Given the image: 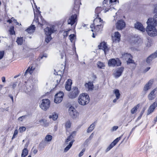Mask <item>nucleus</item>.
Returning <instances> with one entry per match:
<instances>
[{
  "instance_id": "f257e3e1",
  "label": "nucleus",
  "mask_w": 157,
  "mask_h": 157,
  "mask_svg": "<svg viewBox=\"0 0 157 157\" xmlns=\"http://www.w3.org/2000/svg\"><path fill=\"white\" fill-rule=\"evenodd\" d=\"M81 0H75L74 2V6L72 10V13H74V15H72L70 17L68 21V24L72 25L77 21V14H78L79 11V4H81Z\"/></svg>"
},
{
  "instance_id": "f03ea898",
  "label": "nucleus",
  "mask_w": 157,
  "mask_h": 157,
  "mask_svg": "<svg viewBox=\"0 0 157 157\" xmlns=\"http://www.w3.org/2000/svg\"><path fill=\"white\" fill-rule=\"evenodd\" d=\"M147 26L145 29L148 35L151 37H154L157 35V30L155 26L156 25H153L150 22L147 23Z\"/></svg>"
},
{
  "instance_id": "7ed1b4c3",
  "label": "nucleus",
  "mask_w": 157,
  "mask_h": 157,
  "mask_svg": "<svg viewBox=\"0 0 157 157\" xmlns=\"http://www.w3.org/2000/svg\"><path fill=\"white\" fill-rule=\"evenodd\" d=\"M54 27V26L53 25L50 27H48L44 29L45 34L47 35V37L45 39V41L47 43H49L52 39L51 34L56 31Z\"/></svg>"
},
{
  "instance_id": "20e7f679",
  "label": "nucleus",
  "mask_w": 157,
  "mask_h": 157,
  "mask_svg": "<svg viewBox=\"0 0 157 157\" xmlns=\"http://www.w3.org/2000/svg\"><path fill=\"white\" fill-rule=\"evenodd\" d=\"M90 101L89 96L86 93L82 94L78 97V102L79 104L82 105L88 104Z\"/></svg>"
},
{
  "instance_id": "39448f33",
  "label": "nucleus",
  "mask_w": 157,
  "mask_h": 157,
  "mask_svg": "<svg viewBox=\"0 0 157 157\" xmlns=\"http://www.w3.org/2000/svg\"><path fill=\"white\" fill-rule=\"evenodd\" d=\"M50 105V102L48 99H43L40 105V108L44 111L49 109Z\"/></svg>"
},
{
  "instance_id": "423d86ee",
  "label": "nucleus",
  "mask_w": 157,
  "mask_h": 157,
  "mask_svg": "<svg viewBox=\"0 0 157 157\" xmlns=\"http://www.w3.org/2000/svg\"><path fill=\"white\" fill-rule=\"evenodd\" d=\"M40 12H39L38 14V17H40V19L39 20L38 18V16L34 12V22H35L38 23V24H39L41 26H43L46 23V21L41 16L40 13Z\"/></svg>"
},
{
  "instance_id": "0eeeda50",
  "label": "nucleus",
  "mask_w": 157,
  "mask_h": 157,
  "mask_svg": "<svg viewBox=\"0 0 157 157\" xmlns=\"http://www.w3.org/2000/svg\"><path fill=\"white\" fill-rule=\"evenodd\" d=\"M108 64L109 66L114 67L116 65L117 66H120L121 63L118 58L112 59L109 60Z\"/></svg>"
},
{
  "instance_id": "6e6552de",
  "label": "nucleus",
  "mask_w": 157,
  "mask_h": 157,
  "mask_svg": "<svg viewBox=\"0 0 157 157\" xmlns=\"http://www.w3.org/2000/svg\"><path fill=\"white\" fill-rule=\"evenodd\" d=\"M79 92L78 88L76 87H74L73 88L71 91L68 94V97L71 99L75 98L78 96Z\"/></svg>"
},
{
  "instance_id": "1a4fd4ad",
  "label": "nucleus",
  "mask_w": 157,
  "mask_h": 157,
  "mask_svg": "<svg viewBox=\"0 0 157 157\" xmlns=\"http://www.w3.org/2000/svg\"><path fill=\"white\" fill-rule=\"evenodd\" d=\"M68 112L70 115L73 119H76L79 115L78 113L73 107H70L68 109Z\"/></svg>"
},
{
  "instance_id": "9d476101",
  "label": "nucleus",
  "mask_w": 157,
  "mask_h": 157,
  "mask_svg": "<svg viewBox=\"0 0 157 157\" xmlns=\"http://www.w3.org/2000/svg\"><path fill=\"white\" fill-rule=\"evenodd\" d=\"M153 82V79H151L145 85L143 88V91L145 94L151 88Z\"/></svg>"
},
{
  "instance_id": "9b49d317",
  "label": "nucleus",
  "mask_w": 157,
  "mask_h": 157,
  "mask_svg": "<svg viewBox=\"0 0 157 157\" xmlns=\"http://www.w3.org/2000/svg\"><path fill=\"white\" fill-rule=\"evenodd\" d=\"M125 22L123 20H119L116 24V29L118 30H121L125 27Z\"/></svg>"
},
{
  "instance_id": "f8f14e48",
  "label": "nucleus",
  "mask_w": 157,
  "mask_h": 157,
  "mask_svg": "<svg viewBox=\"0 0 157 157\" xmlns=\"http://www.w3.org/2000/svg\"><path fill=\"white\" fill-rule=\"evenodd\" d=\"M98 47L99 49H101L104 51L105 55L109 49V48H108L106 43L104 42H101L98 46Z\"/></svg>"
},
{
  "instance_id": "ddd939ff",
  "label": "nucleus",
  "mask_w": 157,
  "mask_h": 157,
  "mask_svg": "<svg viewBox=\"0 0 157 157\" xmlns=\"http://www.w3.org/2000/svg\"><path fill=\"white\" fill-rule=\"evenodd\" d=\"M121 35L118 32H116L114 33V36H112V40L113 42H119L121 40Z\"/></svg>"
},
{
  "instance_id": "4468645a",
  "label": "nucleus",
  "mask_w": 157,
  "mask_h": 157,
  "mask_svg": "<svg viewBox=\"0 0 157 157\" xmlns=\"http://www.w3.org/2000/svg\"><path fill=\"white\" fill-rule=\"evenodd\" d=\"M26 89L25 90V92L29 95H32L34 92V89L33 86L30 84L27 85L26 86Z\"/></svg>"
},
{
  "instance_id": "2eb2a0df",
  "label": "nucleus",
  "mask_w": 157,
  "mask_h": 157,
  "mask_svg": "<svg viewBox=\"0 0 157 157\" xmlns=\"http://www.w3.org/2000/svg\"><path fill=\"white\" fill-rule=\"evenodd\" d=\"M157 91V88H155L152 90L148 96V99L150 100L154 99L156 96V93L155 92Z\"/></svg>"
},
{
  "instance_id": "dca6fc26",
  "label": "nucleus",
  "mask_w": 157,
  "mask_h": 157,
  "mask_svg": "<svg viewBox=\"0 0 157 157\" xmlns=\"http://www.w3.org/2000/svg\"><path fill=\"white\" fill-rule=\"evenodd\" d=\"M157 57V50L155 52L151 55L149 56L146 59V62L148 63L149 64L152 61L153 59H154Z\"/></svg>"
},
{
  "instance_id": "f3484780",
  "label": "nucleus",
  "mask_w": 157,
  "mask_h": 157,
  "mask_svg": "<svg viewBox=\"0 0 157 157\" xmlns=\"http://www.w3.org/2000/svg\"><path fill=\"white\" fill-rule=\"evenodd\" d=\"M157 106V103L156 102H155L149 107L147 113V115H149L150 113H152L155 108Z\"/></svg>"
},
{
  "instance_id": "a211bd4d",
  "label": "nucleus",
  "mask_w": 157,
  "mask_h": 157,
  "mask_svg": "<svg viewBox=\"0 0 157 157\" xmlns=\"http://www.w3.org/2000/svg\"><path fill=\"white\" fill-rule=\"evenodd\" d=\"M150 22L153 25H156L157 24V13L155 14L153 19L149 18L148 19L147 23Z\"/></svg>"
},
{
  "instance_id": "6ab92c4d",
  "label": "nucleus",
  "mask_w": 157,
  "mask_h": 157,
  "mask_svg": "<svg viewBox=\"0 0 157 157\" xmlns=\"http://www.w3.org/2000/svg\"><path fill=\"white\" fill-rule=\"evenodd\" d=\"M135 28L142 32H144L145 31V29L143 26V25L140 22H137L134 25Z\"/></svg>"
},
{
  "instance_id": "aec40b11",
  "label": "nucleus",
  "mask_w": 157,
  "mask_h": 157,
  "mask_svg": "<svg viewBox=\"0 0 157 157\" xmlns=\"http://www.w3.org/2000/svg\"><path fill=\"white\" fill-rule=\"evenodd\" d=\"M124 68L121 67L117 70L116 72L114 74V76L115 78H118L122 74L124 71Z\"/></svg>"
},
{
  "instance_id": "412c9836",
  "label": "nucleus",
  "mask_w": 157,
  "mask_h": 157,
  "mask_svg": "<svg viewBox=\"0 0 157 157\" xmlns=\"http://www.w3.org/2000/svg\"><path fill=\"white\" fill-rule=\"evenodd\" d=\"M72 84V81L71 79H68L66 82L65 88L68 91H69L71 89V86Z\"/></svg>"
},
{
  "instance_id": "4be33fe9",
  "label": "nucleus",
  "mask_w": 157,
  "mask_h": 157,
  "mask_svg": "<svg viewBox=\"0 0 157 157\" xmlns=\"http://www.w3.org/2000/svg\"><path fill=\"white\" fill-rule=\"evenodd\" d=\"M85 87L89 90H92L94 88V86L92 82H90L86 83L85 84Z\"/></svg>"
},
{
  "instance_id": "5701e85b",
  "label": "nucleus",
  "mask_w": 157,
  "mask_h": 157,
  "mask_svg": "<svg viewBox=\"0 0 157 157\" xmlns=\"http://www.w3.org/2000/svg\"><path fill=\"white\" fill-rule=\"evenodd\" d=\"M100 24H98L96 23L95 26L94 27V29L96 31H101L102 30V28L103 27V25L102 24V21H101V22H100Z\"/></svg>"
},
{
  "instance_id": "b1692460",
  "label": "nucleus",
  "mask_w": 157,
  "mask_h": 157,
  "mask_svg": "<svg viewBox=\"0 0 157 157\" xmlns=\"http://www.w3.org/2000/svg\"><path fill=\"white\" fill-rule=\"evenodd\" d=\"M102 10V9L100 7H98L96 8L95 11V18H99L98 17L99 16V14Z\"/></svg>"
},
{
  "instance_id": "393cba45",
  "label": "nucleus",
  "mask_w": 157,
  "mask_h": 157,
  "mask_svg": "<svg viewBox=\"0 0 157 157\" xmlns=\"http://www.w3.org/2000/svg\"><path fill=\"white\" fill-rule=\"evenodd\" d=\"M102 20H101V18H95L93 21V23L90 25V27L91 29L95 27L96 25V22L98 21L99 22H101Z\"/></svg>"
},
{
  "instance_id": "a878e982",
  "label": "nucleus",
  "mask_w": 157,
  "mask_h": 157,
  "mask_svg": "<svg viewBox=\"0 0 157 157\" xmlns=\"http://www.w3.org/2000/svg\"><path fill=\"white\" fill-rule=\"evenodd\" d=\"M35 30L34 25H32L26 29V31L28 33H33Z\"/></svg>"
},
{
  "instance_id": "bb28decb",
  "label": "nucleus",
  "mask_w": 157,
  "mask_h": 157,
  "mask_svg": "<svg viewBox=\"0 0 157 157\" xmlns=\"http://www.w3.org/2000/svg\"><path fill=\"white\" fill-rule=\"evenodd\" d=\"M74 142V140H71V141L69 143V145H68L67 146H66V147L64 148V152H67L69 150V149L71 147L73 144Z\"/></svg>"
},
{
  "instance_id": "cd10ccee",
  "label": "nucleus",
  "mask_w": 157,
  "mask_h": 157,
  "mask_svg": "<svg viewBox=\"0 0 157 157\" xmlns=\"http://www.w3.org/2000/svg\"><path fill=\"white\" fill-rule=\"evenodd\" d=\"M95 126V123H93L91 124L87 130V132L88 133L91 132L94 128Z\"/></svg>"
},
{
  "instance_id": "c85d7f7f",
  "label": "nucleus",
  "mask_w": 157,
  "mask_h": 157,
  "mask_svg": "<svg viewBox=\"0 0 157 157\" xmlns=\"http://www.w3.org/2000/svg\"><path fill=\"white\" fill-rule=\"evenodd\" d=\"M28 151L26 148H24L23 151L21 155V157H25L28 155Z\"/></svg>"
},
{
  "instance_id": "c756f323",
  "label": "nucleus",
  "mask_w": 157,
  "mask_h": 157,
  "mask_svg": "<svg viewBox=\"0 0 157 157\" xmlns=\"http://www.w3.org/2000/svg\"><path fill=\"white\" fill-rule=\"evenodd\" d=\"M129 57H132L131 54L128 53L122 54V58L124 59H128Z\"/></svg>"
},
{
  "instance_id": "7c9ffc66",
  "label": "nucleus",
  "mask_w": 157,
  "mask_h": 157,
  "mask_svg": "<svg viewBox=\"0 0 157 157\" xmlns=\"http://www.w3.org/2000/svg\"><path fill=\"white\" fill-rule=\"evenodd\" d=\"M58 115L57 114L55 113H52V115H50L49 116V118H52L54 121L56 120L58 118Z\"/></svg>"
},
{
  "instance_id": "2f4dec72",
  "label": "nucleus",
  "mask_w": 157,
  "mask_h": 157,
  "mask_svg": "<svg viewBox=\"0 0 157 157\" xmlns=\"http://www.w3.org/2000/svg\"><path fill=\"white\" fill-rule=\"evenodd\" d=\"M33 69H32V67H31V68H30L29 67L25 71L24 75L26 76L28 73H29L30 74H31V73H33Z\"/></svg>"
},
{
  "instance_id": "473e14b6",
  "label": "nucleus",
  "mask_w": 157,
  "mask_h": 157,
  "mask_svg": "<svg viewBox=\"0 0 157 157\" xmlns=\"http://www.w3.org/2000/svg\"><path fill=\"white\" fill-rule=\"evenodd\" d=\"M139 107V104H138L136 106L134 107L133 108H132L131 111V113L132 114H134L137 111V110Z\"/></svg>"
},
{
  "instance_id": "72a5a7b5",
  "label": "nucleus",
  "mask_w": 157,
  "mask_h": 157,
  "mask_svg": "<svg viewBox=\"0 0 157 157\" xmlns=\"http://www.w3.org/2000/svg\"><path fill=\"white\" fill-rule=\"evenodd\" d=\"M64 96V94L62 92H60L56 94L55 96V97H57L58 98H59L60 99H61L62 98H63Z\"/></svg>"
},
{
  "instance_id": "f704fd0d",
  "label": "nucleus",
  "mask_w": 157,
  "mask_h": 157,
  "mask_svg": "<svg viewBox=\"0 0 157 157\" xmlns=\"http://www.w3.org/2000/svg\"><path fill=\"white\" fill-rule=\"evenodd\" d=\"M39 122L41 123V125H44V126H47L48 125V124L47 123L46 120H40L39 121Z\"/></svg>"
},
{
  "instance_id": "c9c22d12",
  "label": "nucleus",
  "mask_w": 157,
  "mask_h": 157,
  "mask_svg": "<svg viewBox=\"0 0 157 157\" xmlns=\"http://www.w3.org/2000/svg\"><path fill=\"white\" fill-rule=\"evenodd\" d=\"M23 41V37L18 38L16 40V42L18 45H21Z\"/></svg>"
},
{
  "instance_id": "e433bc0d",
  "label": "nucleus",
  "mask_w": 157,
  "mask_h": 157,
  "mask_svg": "<svg viewBox=\"0 0 157 157\" xmlns=\"http://www.w3.org/2000/svg\"><path fill=\"white\" fill-rule=\"evenodd\" d=\"M75 133V132H73L71 134L70 136H68L67 139L65 141L66 144H68V142L69 141H70L72 139L71 137H73L72 134L74 133Z\"/></svg>"
},
{
  "instance_id": "4c0bfd02",
  "label": "nucleus",
  "mask_w": 157,
  "mask_h": 157,
  "mask_svg": "<svg viewBox=\"0 0 157 157\" xmlns=\"http://www.w3.org/2000/svg\"><path fill=\"white\" fill-rule=\"evenodd\" d=\"M97 66L100 68H103V67L105 66L104 64L100 61H98L97 64Z\"/></svg>"
},
{
  "instance_id": "58836bf2",
  "label": "nucleus",
  "mask_w": 157,
  "mask_h": 157,
  "mask_svg": "<svg viewBox=\"0 0 157 157\" xmlns=\"http://www.w3.org/2000/svg\"><path fill=\"white\" fill-rule=\"evenodd\" d=\"M52 136L47 135L45 137V140L49 142L52 140Z\"/></svg>"
},
{
  "instance_id": "ea45409f",
  "label": "nucleus",
  "mask_w": 157,
  "mask_h": 157,
  "mask_svg": "<svg viewBox=\"0 0 157 157\" xmlns=\"http://www.w3.org/2000/svg\"><path fill=\"white\" fill-rule=\"evenodd\" d=\"M59 98H58L57 97H55L54 102L56 103H60L62 100L63 98L61 99Z\"/></svg>"
},
{
  "instance_id": "a19ab883",
  "label": "nucleus",
  "mask_w": 157,
  "mask_h": 157,
  "mask_svg": "<svg viewBox=\"0 0 157 157\" xmlns=\"http://www.w3.org/2000/svg\"><path fill=\"white\" fill-rule=\"evenodd\" d=\"M114 93L115 94L117 99H118L120 98V95L119 90L117 89L115 90L114 91Z\"/></svg>"
},
{
  "instance_id": "79ce46f5",
  "label": "nucleus",
  "mask_w": 157,
  "mask_h": 157,
  "mask_svg": "<svg viewBox=\"0 0 157 157\" xmlns=\"http://www.w3.org/2000/svg\"><path fill=\"white\" fill-rule=\"evenodd\" d=\"M14 28L13 26H11L10 27L9 32L11 35H13L15 34V31L14 30Z\"/></svg>"
},
{
  "instance_id": "37998d69",
  "label": "nucleus",
  "mask_w": 157,
  "mask_h": 157,
  "mask_svg": "<svg viewBox=\"0 0 157 157\" xmlns=\"http://www.w3.org/2000/svg\"><path fill=\"white\" fill-rule=\"evenodd\" d=\"M27 117V115H25L21 117H19L17 119L18 121H22L24 119L26 118Z\"/></svg>"
},
{
  "instance_id": "c03bdc74",
  "label": "nucleus",
  "mask_w": 157,
  "mask_h": 157,
  "mask_svg": "<svg viewBox=\"0 0 157 157\" xmlns=\"http://www.w3.org/2000/svg\"><path fill=\"white\" fill-rule=\"evenodd\" d=\"M146 145V151H148L149 150H150L151 148V145L150 143H149L148 144V143H147V145H146L145 144L144 146Z\"/></svg>"
},
{
  "instance_id": "a18cd8bd",
  "label": "nucleus",
  "mask_w": 157,
  "mask_h": 157,
  "mask_svg": "<svg viewBox=\"0 0 157 157\" xmlns=\"http://www.w3.org/2000/svg\"><path fill=\"white\" fill-rule=\"evenodd\" d=\"M131 58H132V57H129L128 58V60L127 61V64H129L131 63L135 64L134 61L131 59Z\"/></svg>"
},
{
  "instance_id": "49530a36",
  "label": "nucleus",
  "mask_w": 157,
  "mask_h": 157,
  "mask_svg": "<svg viewBox=\"0 0 157 157\" xmlns=\"http://www.w3.org/2000/svg\"><path fill=\"white\" fill-rule=\"evenodd\" d=\"M71 123L70 121H67L65 124V126L66 128H69L71 126Z\"/></svg>"
},
{
  "instance_id": "de8ad7c7",
  "label": "nucleus",
  "mask_w": 157,
  "mask_h": 157,
  "mask_svg": "<svg viewBox=\"0 0 157 157\" xmlns=\"http://www.w3.org/2000/svg\"><path fill=\"white\" fill-rule=\"evenodd\" d=\"M75 37V35L74 34H71L69 36V39L71 42H73Z\"/></svg>"
},
{
  "instance_id": "09e8293b",
  "label": "nucleus",
  "mask_w": 157,
  "mask_h": 157,
  "mask_svg": "<svg viewBox=\"0 0 157 157\" xmlns=\"http://www.w3.org/2000/svg\"><path fill=\"white\" fill-rule=\"evenodd\" d=\"M62 76L61 75H58L56 77L57 78H58L59 79H57L56 80L58 84L60 82L61 79L62 78Z\"/></svg>"
},
{
  "instance_id": "8fccbe9b",
  "label": "nucleus",
  "mask_w": 157,
  "mask_h": 157,
  "mask_svg": "<svg viewBox=\"0 0 157 157\" xmlns=\"http://www.w3.org/2000/svg\"><path fill=\"white\" fill-rule=\"evenodd\" d=\"M70 30L67 31H65L63 32V35L64 36V38L66 37L67 36V35H68L69 32V31Z\"/></svg>"
},
{
  "instance_id": "3c124183",
  "label": "nucleus",
  "mask_w": 157,
  "mask_h": 157,
  "mask_svg": "<svg viewBox=\"0 0 157 157\" xmlns=\"http://www.w3.org/2000/svg\"><path fill=\"white\" fill-rule=\"evenodd\" d=\"M17 130H15L14 131L13 136L12 138V140H13V139L15 138L17 134Z\"/></svg>"
},
{
  "instance_id": "603ef678",
  "label": "nucleus",
  "mask_w": 157,
  "mask_h": 157,
  "mask_svg": "<svg viewBox=\"0 0 157 157\" xmlns=\"http://www.w3.org/2000/svg\"><path fill=\"white\" fill-rule=\"evenodd\" d=\"M151 41L148 40L147 43L146 44V47L147 48L150 47L151 46Z\"/></svg>"
},
{
  "instance_id": "864d4df0",
  "label": "nucleus",
  "mask_w": 157,
  "mask_h": 157,
  "mask_svg": "<svg viewBox=\"0 0 157 157\" xmlns=\"http://www.w3.org/2000/svg\"><path fill=\"white\" fill-rule=\"evenodd\" d=\"M118 127L117 126H113L111 130V131L113 132L116 131L118 128Z\"/></svg>"
},
{
  "instance_id": "5fc2aeb1",
  "label": "nucleus",
  "mask_w": 157,
  "mask_h": 157,
  "mask_svg": "<svg viewBox=\"0 0 157 157\" xmlns=\"http://www.w3.org/2000/svg\"><path fill=\"white\" fill-rule=\"evenodd\" d=\"M85 149L84 148L82 149V151L80 152L78 154V156L79 157H81L83 154V152L85 151Z\"/></svg>"
},
{
  "instance_id": "6e6d98bb",
  "label": "nucleus",
  "mask_w": 157,
  "mask_h": 157,
  "mask_svg": "<svg viewBox=\"0 0 157 157\" xmlns=\"http://www.w3.org/2000/svg\"><path fill=\"white\" fill-rule=\"evenodd\" d=\"M19 129L20 132H22L26 130V128L25 127H21Z\"/></svg>"
},
{
  "instance_id": "4d7b16f0",
  "label": "nucleus",
  "mask_w": 157,
  "mask_h": 157,
  "mask_svg": "<svg viewBox=\"0 0 157 157\" xmlns=\"http://www.w3.org/2000/svg\"><path fill=\"white\" fill-rule=\"evenodd\" d=\"M11 86H12V87L13 89H14L16 86L17 85V82H14L11 83Z\"/></svg>"
},
{
  "instance_id": "13d9d810",
  "label": "nucleus",
  "mask_w": 157,
  "mask_h": 157,
  "mask_svg": "<svg viewBox=\"0 0 157 157\" xmlns=\"http://www.w3.org/2000/svg\"><path fill=\"white\" fill-rule=\"evenodd\" d=\"M117 0H109V4H110L109 6H111L112 5V3L116 2Z\"/></svg>"
},
{
  "instance_id": "bf43d9fd",
  "label": "nucleus",
  "mask_w": 157,
  "mask_h": 157,
  "mask_svg": "<svg viewBox=\"0 0 157 157\" xmlns=\"http://www.w3.org/2000/svg\"><path fill=\"white\" fill-rule=\"evenodd\" d=\"M4 52H0V60L3 57Z\"/></svg>"
},
{
  "instance_id": "052dcab7",
  "label": "nucleus",
  "mask_w": 157,
  "mask_h": 157,
  "mask_svg": "<svg viewBox=\"0 0 157 157\" xmlns=\"http://www.w3.org/2000/svg\"><path fill=\"white\" fill-rule=\"evenodd\" d=\"M108 1H109V0H104L103 2V5L104 6V7H105L106 6V5H105L107 2H108Z\"/></svg>"
},
{
  "instance_id": "680f3d73",
  "label": "nucleus",
  "mask_w": 157,
  "mask_h": 157,
  "mask_svg": "<svg viewBox=\"0 0 157 157\" xmlns=\"http://www.w3.org/2000/svg\"><path fill=\"white\" fill-rule=\"evenodd\" d=\"M112 148L110 147V146H109L108 147L106 148V151L108 152Z\"/></svg>"
},
{
  "instance_id": "e2e57ef3",
  "label": "nucleus",
  "mask_w": 157,
  "mask_h": 157,
  "mask_svg": "<svg viewBox=\"0 0 157 157\" xmlns=\"http://www.w3.org/2000/svg\"><path fill=\"white\" fill-rule=\"evenodd\" d=\"M94 133H92L91 135H90V136L89 137V139L90 140H91L93 137V136H94Z\"/></svg>"
},
{
  "instance_id": "0e129e2a",
  "label": "nucleus",
  "mask_w": 157,
  "mask_h": 157,
  "mask_svg": "<svg viewBox=\"0 0 157 157\" xmlns=\"http://www.w3.org/2000/svg\"><path fill=\"white\" fill-rule=\"evenodd\" d=\"M115 145L114 144L113 142L111 144L109 145L112 148Z\"/></svg>"
},
{
  "instance_id": "69168bd1",
  "label": "nucleus",
  "mask_w": 157,
  "mask_h": 157,
  "mask_svg": "<svg viewBox=\"0 0 157 157\" xmlns=\"http://www.w3.org/2000/svg\"><path fill=\"white\" fill-rule=\"evenodd\" d=\"M122 136H120V137H118L116 139H115L117 142H118L121 139V137Z\"/></svg>"
},
{
  "instance_id": "338daca9",
  "label": "nucleus",
  "mask_w": 157,
  "mask_h": 157,
  "mask_svg": "<svg viewBox=\"0 0 157 157\" xmlns=\"http://www.w3.org/2000/svg\"><path fill=\"white\" fill-rule=\"evenodd\" d=\"M2 81L3 82H5L6 81L5 78V77H3L2 78Z\"/></svg>"
},
{
  "instance_id": "774afa93",
  "label": "nucleus",
  "mask_w": 157,
  "mask_h": 157,
  "mask_svg": "<svg viewBox=\"0 0 157 157\" xmlns=\"http://www.w3.org/2000/svg\"><path fill=\"white\" fill-rule=\"evenodd\" d=\"M37 152V150L36 149H34L33 151V153L34 154H36Z\"/></svg>"
}]
</instances>
